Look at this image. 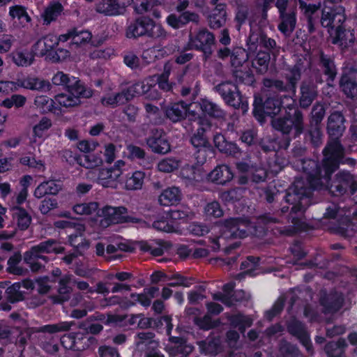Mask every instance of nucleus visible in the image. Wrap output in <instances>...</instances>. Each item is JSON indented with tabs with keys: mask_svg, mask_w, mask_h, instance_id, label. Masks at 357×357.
Here are the masks:
<instances>
[{
	"mask_svg": "<svg viewBox=\"0 0 357 357\" xmlns=\"http://www.w3.org/2000/svg\"><path fill=\"white\" fill-rule=\"evenodd\" d=\"M344 301L342 293L331 291L320 299V303L324 308V313H335L342 307Z\"/></svg>",
	"mask_w": 357,
	"mask_h": 357,
	"instance_id": "393cba45",
	"label": "nucleus"
},
{
	"mask_svg": "<svg viewBox=\"0 0 357 357\" xmlns=\"http://www.w3.org/2000/svg\"><path fill=\"white\" fill-rule=\"evenodd\" d=\"M287 330L291 335H307V331L304 324L294 318L288 321Z\"/></svg>",
	"mask_w": 357,
	"mask_h": 357,
	"instance_id": "052dcab7",
	"label": "nucleus"
},
{
	"mask_svg": "<svg viewBox=\"0 0 357 357\" xmlns=\"http://www.w3.org/2000/svg\"><path fill=\"white\" fill-rule=\"evenodd\" d=\"M271 60L270 53L266 51H259L252 60V67L259 75L267 73Z\"/></svg>",
	"mask_w": 357,
	"mask_h": 357,
	"instance_id": "e433bc0d",
	"label": "nucleus"
},
{
	"mask_svg": "<svg viewBox=\"0 0 357 357\" xmlns=\"http://www.w3.org/2000/svg\"><path fill=\"white\" fill-rule=\"evenodd\" d=\"M285 82L278 79H263V85L269 91L278 93H296L298 84L290 77L287 73L284 74Z\"/></svg>",
	"mask_w": 357,
	"mask_h": 357,
	"instance_id": "dca6fc26",
	"label": "nucleus"
},
{
	"mask_svg": "<svg viewBox=\"0 0 357 357\" xmlns=\"http://www.w3.org/2000/svg\"><path fill=\"white\" fill-rule=\"evenodd\" d=\"M321 4L320 2H319L317 3V6H314L312 9L303 13L304 16L307 19V29L310 33H312L315 31L314 24L319 18V16L317 13L321 8Z\"/></svg>",
	"mask_w": 357,
	"mask_h": 357,
	"instance_id": "4d7b16f0",
	"label": "nucleus"
},
{
	"mask_svg": "<svg viewBox=\"0 0 357 357\" xmlns=\"http://www.w3.org/2000/svg\"><path fill=\"white\" fill-rule=\"evenodd\" d=\"M310 66V59L307 56H300L297 59L296 63L287 69L286 73L294 79L295 82L298 84L301 79L303 72H304L307 68Z\"/></svg>",
	"mask_w": 357,
	"mask_h": 357,
	"instance_id": "f704fd0d",
	"label": "nucleus"
},
{
	"mask_svg": "<svg viewBox=\"0 0 357 357\" xmlns=\"http://www.w3.org/2000/svg\"><path fill=\"white\" fill-rule=\"evenodd\" d=\"M59 44L58 39L52 35H47L39 39L33 46V52L40 56H46L49 59V54L52 52L54 48Z\"/></svg>",
	"mask_w": 357,
	"mask_h": 357,
	"instance_id": "b1692460",
	"label": "nucleus"
},
{
	"mask_svg": "<svg viewBox=\"0 0 357 357\" xmlns=\"http://www.w3.org/2000/svg\"><path fill=\"white\" fill-rule=\"evenodd\" d=\"M326 155H322L320 174L309 176L306 179L296 178L293 184L287 189L285 201L291 204L289 218L298 228L303 229L304 213L311 204L313 190H327V184L333 173L340 169V165L349 168H354L357 165L355 158H341L330 160Z\"/></svg>",
	"mask_w": 357,
	"mask_h": 357,
	"instance_id": "f257e3e1",
	"label": "nucleus"
},
{
	"mask_svg": "<svg viewBox=\"0 0 357 357\" xmlns=\"http://www.w3.org/2000/svg\"><path fill=\"white\" fill-rule=\"evenodd\" d=\"M214 146L222 154L227 155H235L241 153L236 144L227 141L222 133H216L213 137Z\"/></svg>",
	"mask_w": 357,
	"mask_h": 357,
	"instance_id": "bb28decb",
	"label": "nucleus"
},
{
	"mask_svg": "<svg viewBox=\"0 0 357 357\" xmlns=\"http://www.w3.org/2000/svg\"><path fill=\"white\" fill-rule=\"evenodd\" d=\"M146 144L155 153L165 154L170 151V144L162 130L153 129Z\"/></svg>",
	"mask_w": 357,
	"mask_h": 357,
	"instance_id": "a211bd4d",
	"label": "nucleus"
},
{
	"mask_svg": "<svg viewBox=\"0 0 357 357\" xmlns=\"http://www.w3.org/2000/svg\"><path fill=\"white\" fill-rule=\"evenodd\" d=\"M132 0H100L96 3L95 10L105 16H119L124 15Z\"/></svg>",
	"mask_w": 357,
	"mask_h": 357,
	"instance_id": "4468645a",
	"label": "nucleus"
},
{
	"mask_svg": "<svg viewBox=\"0 0 357 357\" xmlns=\"http://www.w3.org/2000/svg\"><path fill=\"white\" fill-rule=\"evenodd\" d=\"M13 61L18 66H26L31 65L34 61L35 54L31 50L30 52L28 50H17L11 54Z\"/></svg>",
	"mask_w": 357,
	"mask_h": 357,
	"instance_id": "a18cd8bd",
	"label": "nucleus"
},
{
	"mask_svg": "<svg viewBox=\"0 0 357 357\" xmlns=\"http://www.w3.org/2000/svg\"><path fill=\"white\" fill-rule=\"evenodd\" d=\"M126 36L133 39L144 36L152 39H164L167 32L160 24L156 23L148 16L142 15L135 18L127 26Z\"/></svg>",
	"mask_w": 357,
	"mask_h": 357,
	"instance_id": "20e7f679",
	"label": "nucleus"
},
{
	"mask_svg": "<svg viewBox=\"0 0 357 357\" xmlns=\"http://www.w3.org/2000/svg\"><path fill=\"white\" fill-rule=\"evenodd\" d=\"M142 340L137 342L139 349L144 350V357H165L158 347L159 343L152 340L155 336H137Z\"/></svg>",
	"mask_w": 357,
	"mask_h": 357,
	"instance_id": "cd10ccee",
	"label": "nucleus"
},
{
	"mask_svg": "<svg viewBox=\"0 0 357 357\" xmlns=\"http://www.w3.org/2000/svg\"><path fill=\"white\" fill-rule=\"evenodd\" d=\"M79 164L86 169H93L101 165L102 164V159L100 154H86L80 158Z\"/></svg>",
	"mask_w": 357,
	"mask_h": 357,
	"instance_id": "3c124183",
	"label": "nucleus"
},
{
	"mask_svg": "<svg viewBox=\"0 0 357 357\" xmlns=\"http://www.w3.org/2000/svg\"><path fill=\"white\" fill-rule=\"evenodd\" d=\"M319 61L324 74L328 77V80L333 81L337 75V68L333 57L325 54L323 51H319Z\"/></svg>",
	"mask_w": 357,
	"mask_h": 357,
	"instance_id": "473e14b6",
	"label": "nucleus"
},
{
	"mask_svg": "<svg viewBox=\"0 0 357 357\" xmlns=\"http://www.w3.org/2000/svg\"><path fill=\"white\" fill-rule=\"evenodd\" d=\"M178 167V162L172 158L164 159L158 165V169L162 172H172L174 170L177 169Z\"/></svg>",
	"mask_w": 357,
	"mask_h": 357,
	"instance_id": "338daca9",
	"label": "nucleus"
},
{
	"mask_svg": "<svg viewBox=\"0 0 357 357\" xmlns=\"http://www.w3.org/2000/svg\"><path fill=\"white\" fill-rule=\"evenodd\" d=\"M188 45L190 50L202 52L204 59L207 60L213 52L215 36L206 28H202L194 34L190 33Z\"/></svg>",
	"mask_w": 357,
	"mask_h": 357,
	"instance_id": "1a4fd4ad",
	"label": "nucleus"
},
{
	"mask_svg": "<svg viewBox=\"0 0 357 357\" xmlns=\"http://www.w3.org/2000/svg\"><path fill=\"white\" fill-rule=\"evenodd\" d=\"M254 98L253 114L259 121L264 120L265 114L275 116L281 111V102L276 98L269 97L263 101L258 94H255Z\"/></svg>",
	"mask_w": 357,
	"mask_h": 357,
	"instance_id": "9b49d317",
	"label": "nucleus"
},
{
	"mask_svg": "<svg viewBox=\"0 0 357 357\" xmlns=\"http://www.w3.org/2000/svg\"><path fill=\"white\" fill-rule=\"evenodd\" d=\"M328 192L333 197L354 195L357 192V176L346 169L339 170L327 184Z\"/></svg>",
	"mask_w": 357,
	"mask_h": 357,
	"instance_id": "39448f33",
	"label": "nucleus"
},
{
	"mask_svg": "<svg viewBox=\"0 0 357 357\" xmlns=\"http://www.w3.org/2000/svg\"><path fill=\"white\" fill-rule=\"evenodd\" d=\"M299 164L297 165L307 176L320 174L321 162L310 158H302L298 161Z\"/></svg>",
	"mask_w": 357,
	"mask_h": 357,
	"instance_id": "79ce46f5",
	"label": "nucleus"
},
{
	"mask_svg": "<svg viewBox=\"0 0 357 357\" xmlns=\"http://www.w3.org/2000/svg\"><path fill=\"white\" fill-rule=\"evenodd\" d=\"M145 173L141 171H137L132 174V176L128 178L126 181V188L128 190H136L142 188Z\"/></svg>",
	"mask_w": 357,
	"mask_h": 357,
	"instance_id": "de8ad7c7",
	"label": "nucleus"
},
{
	"mask_svg": "<svg viewBox=\"0 0 357 357\" xmlns=\"http://www.w3.org/2000/svg\"><path fill=\"white\" fill-rule=\"evenodd\" d=\"M322 82L321 75L319 72L312 73L300 82L298 98L301 110L307 109L319 96L318 84Z\"/></svg>",
	"mask_w": 357,
	"mask_h": 357,
	"instance_id": "0eeeda50",
	"label": "nucleus"
},
{
	"mask_svg": "<svg viewBox=\"0 0 357 357\" xmlns=\"http://www.w3.org/2000/svg\"><path fill=\"white\" fill-rule=\"evenodd\" d=\"M24 261L29 264L32 271L38 272L45 267V265L49 261V258L44 253L38 251L35 246H33L24 254Z\"/></svg>",
	"mask_w": 357,
	"mask_h": 357,
	"instance_id": "4be33fe9",
	"label": "nucleus"
},
{
	"mask_svg": "<svg viewBox=\"0 0 357 357\" xmlns=\"http://www.w3.org/2000/svg\"><path fill=\"white\" fill-rule=\"evenodd\" d=\"M98 208V204L97 202L76 204L73 207L74 211L79 215H91L93 212L96 211Z\"/></svg>",
	"mask_w": 357,
	"mask_h": 357,
	"instance_id": "0e129e2a",
	"label": "nucleus"
},
{
	"mask_svg": "<svg viewBox=\"0 0 357 357\" xmlns=\"http://www.w3.org/2000/svg\"><path fill=\"white\" fill-rule=\"evenodd\" d=\"M260 257L248 256L244 261L241 264V269L245 270L243 274L252 275V272L256 269L257 266H259Z\"/></svg>",
	"mask_w": 357,
	"mask_h": 357,
	"instance_id": "e2e57ef3",
	"label": "nucleus"
},
{
	"mask_svg": "<svg viewBox=\"0 0 357 357\" xmlns=\"http://www.w3.org/2000/svg\"><path fill=\"white\" fill-rule=\"evenodd\" d=\"M347 344L344 339L340 338L337 342H329L326 344L324 351L327 357H347L345 349Z\"/></svg>",
	"mask_w": 357,
	"mask_h": 357,
	"instance_id": "58836bf2",
	"label": "nucleus"
},
{
	"mask_svg": "<svg viewBox=\"0 0 357 357\" xmlns=\"http://www.w3.org/2000/svg\"><path fill=\"white\" fill-rule=\"evenodd\" d=\"M264 32L261 30L251 31L246 40L248 52L249 53H255L258 47V45L261 43Z\"/></svg>",
	"mask_w": 357,
	"mask_h": 357,
	"instance_id": "09e8293b",
	"label": "nucleus"
},
{
	"mask_svg": "<svg viewBox=\"0 0 357 357\" xmlns=\"http://www.w3.org/2000/svg\"><path fill=\"white\" fill-rule=\"evenodd\" d=\"M69 95L60 94L58 96V101L61 105L66 107H74L80 104L79 98H88L92 96L93 91L86 89L81 84L80 80L75 77H69V82L64 85Z\"/></svg>",
	"mask_w": 357,
	"mask_h": 357,
	"instance_id": "6e6552de",
	"label": "nucleus"
},
{
	"mask_svg": "<svg viewBox=\"0 0 357 357\" xmlns=\"http://www.w3.org/2000/svg\"><path fill=\"white\" fill-rule=\"evenodd\" d=\"M279 352L283 357H299L301 356L298 348L285 340L280 342Z\"/></svg>",
	"mask_w": 357,
	"mask_h": 357,
	"instance_id": "864d4df0",
	"label": "nucleus"
},
{
	"mask_svg": "<svg viewBox=\"0 0 357 357\" xmlns=\"http://www.w3.org/2000/svg\"><path fill=\"white\" fill-rule=\"evenodd\" d=\"M13 218L17 220L18 228L22 231L28 229L31 222V217L29 213L20 206L13 207Z\"/></svg>",
	"mask_w": 357,
	"mask_h": 357,
	"instance_id": "37998d69",
	"label": "nucleus"
},
{
	"mask_svg": "<svg viewBox=\"0 0 357 357\" xmlns=\"http://www.w3.org/2000/svg\"><path fill=\"white\" fill-rule=\"evenodd\" d=\"M199 105L202 112L212 118L224 119L226 116V112L220 105L211 100L202 99Z\"/></svg>",
	"mask_w": 357,
	"mask_h": 357,
	"instance_id": "c9c22d12",
	"label": "nucleus"
},
{
	"mask_svg": "<svg viewBox=\"0 0 357 357\" xmlns=\"http://www.w3.org/2000/svg\"><path fill=\"white\" fill-rule=\"evenodd\" d=\"M181 199V193L178 188H168L162 191L158 198L162 206H171L177 204Z\"/></svg>",
	"mask_w": 357,
	"mask_h": 357,
	"instance_id": "4c0bfd02",
	"label": "nucleus"
},
{
	"mask_svg": "<svg viewBox=\"0 0 357 357\" xmlns=\"http://www.w3.org/2000/svg\"><path fill=\"white\" fill-rule=\"evenodd\" d=\"M214 90L221 96L223 101L235 109H241L244 114L248 109V103L234 82L228 80L218 84Z\"/></svg>",
	"mask_w": 357,
	"mask_h": 357,
	"instance_id": "423d86ee",
	"label": "nucleus"
},
{
	"mask_svg": "<svg viewBox=\"0 0 357 357\" xmlns=\"http://www.w3.org/2000/svg\"><path fill=\"white\" fill-rule=\"evenodd\" d=\"M21 260V254L19 252H15L8 261V267L7 268V271L13 275H22L24 274V269L17 266Z\"/></svg>",
	"mask_w": 357,
	"mask_h": 357,
	"instance_id": "13d9d810",
	"label": "nucleus"
},
{
	"mask_svg": "<svg viewBox=\"0 0 357 357\" xmlns=\"http://www.w3.org/2000/svg\"><path fill=\"white\" fill-rule=\"evenodd\" d=\"M169 342L174 344L168 347L169 354L172 357H187L194 349V347L187 342L185 336H169Z\"/></svg>",
	"mask_w": 357,
	"mask_h": 357,
	"instance_id": "6ab92c4d",
	"label": "nucleus"
},
{
	"mask_svg": "<svg viewBox=\"0 0 357 357\" xmlns=\"http://www.w3.org/2000/svg\"><path fill=\"white\" fill-rule=\"evenodd\" d=\"M249 52L242 47H235L231 53V64L232 69L248 66L245 63L249 59Z\"/></svg>",
	"mask_w": 357,
	"mask_h": 357,
	"instance_id": "ea45409f",
	"label": "nucleus"
},
{
	"mask_svg": "<svg viewBox=\"0 0 357 357\" xmlns=\"http://www.w3.org/2000/svg\"><path fill=\"white\" fill-rule=\"evenodd\" d=\"M272 128L284 136L292 134L294 139L303 135L305 143H309L314 149L321 146L324 133L322 126L308 122L305 123V114L296 105H288L283 116L273 117L271 121Z\"/></svg>",
	"mask_w": 357,
	"mask_h": 357,
	"instance_id": "f03ea898",
	"label": "nucleus"
},
{
	"mask_svg": "<svg viewBox=\"0 0 357 357\" xmlns=\"http://www.w3.org/2000/svg\"><path fill=\"white\" fill-rule=\"evenodd\" d=\"M331 37L332 44L337 45L342 50L351 47L356 40L354 30L346 29L342 26H337L334 35L331 33Z\"/></svg>",
	"mask_w": 357,
	"mask_h": 357,
	"instance_id": "412c9836",
	"label": "nucleus"
},
{
	"mask_svg": "<svg viewBox=\"0 0 357 357\" xmlns=\"http://www.w3.org/2000/svg\"><path fill=\"white\" fill-rule=\"evenodd\" d=\"M285 298L280 296L273 305V307L266 312V317L271 321L274 317L280 314L284 308Z\"/></svg>",
	"mask_w": 357,
	"mask_h": 357,
	"instance_id": "774afa93",
	"label": "nucleus"
},
{
	"mask_svg": "<svg viewBox=\"0 0 357 357\" xmlns=\"http://www.w3.org/2000/svg\"><path fill=\"white\" fill-rule=\"evenodd\" d=\"M144 88V85L143 84L136 83L128 87L126 90L122 91L120 94L121 95L123 101L124 102V100L126 101L130 100L137 95L144 93L145 91Z\"/></svg>",
	"mask_w": 357,
	"mask_h": 357,
	"instance_id": "6e6d98bb",
	"label": "nucleus"
},
{
	"mask_svg": "<svg viewBox=\"0 0 357 357\" xmlns=\"http://www.w3.org/2000/svg\"><path fill=\"white\" fill-rule=\"evenodd\" d=\"M74 325L73 322H60L56 324L45 325L40 327L27 328L25 331L20 329V326L15 328H2L0 326V335H8L10 333H19L21 335L22 333H26L27 335L33 333H56L66 332L70 329L71 326Z\"/></svg>",
	"mask_w": 357,
	"mask_h": 357,
	"instance_id": "f8f14e48",
	"label": "nucleus"
},
{
	"mask_svg": "<svg viewBox=\"0 0 357 357\" xmlns=\"http://www.w3.org/2000/svg\"><path fill=\"white\" fill-rule=\"evenodd\" d=\"M62 10L63 6L60 3L49 6L42 15L44 18V23L49 24L52 21L55 20Z\"/></svg>",
	"mask_w": 357,
	"mask_h": 357,
	"instance_id": "8fccbe9b",
	"label": "nucleus"
},
{
	"mask_svg": "<svg viewBox=\"0 0 357 357\" xmlns=\"http://www.w3.org/2000/svg\"><path fill=\"white\" fill-rule=\"evenodd\" d=\"M339 85L345 96L352 100H357V73L350 71L342 74Z\"/></svg>",
	"mask_w": 357,
	"mask_h": 357,
	"instance_id": "aec40b11",
	"label": "nucleus"
},
{
	"mask_svg": "<svg viewBox=\"0 0 357 357\" xmlns=\"http://www.w3.org/2000/svg\"><path fill=\"white\" fill-rule=\"evenodd\" d=\"M193 321L199 326V328L203 330H209L218 326L220 324L219 319L212 320L211 316L208 314L204 316L202 318H198L197 317H193Z\"/></svg>",
	"mask_w": 357,
	"mask_h": 357,
	"instance_id": "5fc2aeb1",
	"label": "nucleus"
},
{
	"mask_svg": "<svg viewBox=\"0 0 357 357\" xmlns=\"http://www.w3.org/2000/svg\"><path fill=\"white\" fill-rule=\"evenodd\" d=\"M190 105L184 101L172 103L166 107L165 115L172 122L181 121L186 118Z\"/></svg>",
	"mask_w": 357,
	"mask_h": 357,
	"instance_id": "a878e982",
	"label": "nucleus"
},
{
	"mask_svg": "<svg viewBox=\"0 0 357 357\" xmlns=\"http://www.w3.org/2000/svg\"><path fill=\"white\" fill-rule=\"evenodd\" d=\"M231 75L237 86H253L256 82L255 75L248 66L231 69Z\"/></svg>",
	"mask_w": 357,
	"mask_h": 357,
	"instance_id": "c85d7f7f",
	"label": "nucleus"
},
{
	"mask_svg": "<svg viewBox=\"0 0 357 357\" xmlns=\"http://www.w3.org/2000/svg\"><path fill=\"white\" fill-rule=\"evenodd\" d=\"M222 336H207L205 340L198 342L200 353L208 357H215L225 350Z\"/></svg>",
	"mask_w": 357,
	"mask_h": 357,
	"instance_id": "f3484780",
	"label": "nucleus"
},
{
	"mask_svg": "<svg viewBox=\"0 0 357 357\" xmlns=\"http://www.w3.org/2000/svg\"><path fill=\"white\" fill-rule=\"evenodd\" d=\"M249 15V8L248 6L240 3L237 6V11L235 16V21L236 22V29L238 31L241 30L242 24L247 20Z\"/></svg>",
	"mask_w": 357,
	"mask_h": 357,
	"instance_id": "680f3d73",
	"label": "nucleus"
},
{
	"mask_svg": "<svg viewBox=\"0 0 357 357\" xmlns=\"http://www.w3.org/2000/svg\"><path fill=\"white\" fill-rule=\"evenodd\" d=\"M128 210L124 206L112 207L105 206L98 211L97 214L104 219L101 220V224L105 222L107 225L110 224H119L123 222L140 223L142 219L133 218L127 215Z\"/></svg>",
	"mask_w": 357,
	"mask_h": 357,
	"instance_id": "9d476101",
	"label": "nucleus"
},
{
	"mask_svg": "<svg viewBox=\"0 0 357 357\" xmlns=\"http://www.w3.org/2000/svg\"><path fill=\"white\" fill-rule=\"evenodd\" d=\"M122 172L120 168L113 167L109 169H101L98 177V183L105 188H116L119 178Z\"/></svg>",
	"mask_w": 357,
	"mask_h": 357,
	"instance_id": "5701e85b",
	"label": "nucleus"
},
{
	"mask_svg": "<svg viewBox=\"0 0 357 357\" xmlns=\"http://www.w3.org/2000/svg\"><path fill=\"white\" fill-rule=\"evenodd\" d=\"M229 321L231 327L236 331H228L226 335H238V333L243 334L245 329L250 327L252 324V320L250 317L241 314L231 316Z\"/></svg>",
	"mask_w": 357,
	"mask_h": 357,
	"instance_id": "72a5a7b5",
	"label": "nucleus"
},
{
	"mask_svg": "<svg viewBox=\"0 0 357 357\" xmlns=\"http://www.w3.org/2000/svg\"><path fill=\"white\" fill-rule=\"evenodd\" d=\"M26 98L21 95H13L10 98H6L2 102V105L6 108H11L15 106L16 108L22 107L26 102Z\"/></svg>",
	"mask_w": 357,
	"mask_h": 357,
	"instance_id": "69168bd1",
	"label": "nucleus"
},
{
	"mask_svg": "<svg viewBox=\"0 0 357 357\" xmlns=\"http://www.w3.org/2000/svg\"><path fill=\"white\" fill-rule=\"evenodd\" d=\"M351 226L349 220L345 218L342 219V223L339 226L331 227H330V229L333 233L339 234L344 238H349L354 234L353 229L349 228Z\"/></svg>",
	"mask_w": 357,
	"mask_h": 357,
	"instance_id": "603ef678",
	"label": "nucleus"
},
{
	"mask_svg": "<svg viewBox=\"0 0 357 357\" xmlns=\"http://www.w3.org/2000/svg\"><path fill=\"white\" fill-rule=\"evenodd\" d=\"M260 149L266 153L275 152L277 149V139L270 136L264 137L257 143Z\"/></svg>",
	"mask_w": 357,
	"mask_h": 357,
	"instance_id": "bf43d9fd",
	"label": "nucleus"
},
{
	"mask_svg": "<svg viewBox=\"0 0 357 357\" xmlns=\"http://www.w3.org/2000/svg\"><path fill=\"white\" fill-rule=\"evenodd\" d=\"M192 145L197 149L195 156L197 164H204L207 158L214 153V149L206 135L196 131L190 138Z\"/></svg>",
	"mask_w": 357,
	"mask_h": 357,
	"instance_id": "ddd939ff",
	"label": "nucleus"
},
{
	"mask_svg": "<svg viewBox=\"0 0 357 357\" xmlns=\"http://www.w3.org/2000/svg\"><path fill=\"white\" fill-rule=\"evenodd\" d=\"M21 283L15 282L6 289V300L14 303L24 299V292L20 290Z\"/></svg>",
	"mask_w": 357,
	"mask_h": 357,
	"instance_id": "49530a36",
	"label": "nucleus"
},
{
	"mask_svg": "<svg viewBox=\"0 0 357 357\" xmlns=\"http://www.w3.org/2000/svg\"><path fill=\"white\" fill-rule=\"evenodd\" d=\"M326 107L321 102H317L312 107L309 114L308 122L322 126V121L326 116Z\"/></svg>",
	"mask_w": 357,
	"mask_h": 357,
	"instance_id": "c03bdc74",
	"label": "nucleus"
},
{
	"mask_svg": "<svg viewBox=\"0 0 357 357\" xmlns=\"http://www.w3.org/2000/svg\"><path fill=\"white\" fill-rule=\"evenodd\" d=\"M296 8H290L287 12L280 13L281 22L278 24V29L287 36H289L296 28Z\"/></svg>",
	"mask_w": 357,
	"mask_h": 357,
	"instance_id": "c756f323",
	"label": "nucleus"
},
{
	"mask_svg": "<svg viewBox=\"0 0 357 357\" xmlns=\"http://www.w3.org/2000/svg\"><path fill=\"white\" fill-rule=\"evenodd\" d=\"M248 223L246 218H230L219 222L221 231L226 238H233L238 227Z\"/></svg>",
	"mask_w": 357,
	"mask_h": 357,
	"instance_id": "2f4dec72",
	"label": "nucleus"
},
{
	"mask_svg": "<svg viewBox=\"0 0 357 357\" xmlns=\"http://www.w3.org/2000/svg\"><path fill=\"white\" fill-rule=\"evenodd\" d=\"M69 279L62 278L59 280V288L58 289V295H53L50 296L51 300L54 303H63L70 298V294L72 292V288L67 284Z\"/></svg>",
	"mask_w": 357,
	"mask_h": 357,
	"instance_id": "a19ab883",
	"label": "nucleus"
},
{
	"mask_svg": "<svg viewBox=\"0 0 357 357\" xmlns=\"http://www.w3.org/2000/svg\"><path fill=\"white\" fill-rule=\"evenodd\" d=\"M208 176L212 182L224 185L232 180L234 174L228 165H220L212 170Z\"/></svg>",
	"mask_w": 357,
	"mask_h": 357,
	"instance_id": "7c9ffc66",
	"label": "nucleus"
},
{
	"mask_svg": "<svg viewBox=\"0 0 357 357\" xmlns=\"http://www.w3.org/2000/svg\"><path fill=\"white\" fill-rule=\"evenodd\" d=\"M347 129V119L343 110L331 111L326 119V133L328 140L322 150V155L331 158L330 160L341 158H351L346 155V148L342 144L341 138Z\"/></svg>",
	"mask_w": 357,
	"mask_h": 357,
	"instance_id": "7ed1b4c3",
	"label": "nucleus"
},
{
	"mask_svg": "<svg viewBox=\"0 0 357 357\" xmlns=\"http://www.w3.org/2000/svg\"><path fill=\"white\" fill-rule=\"evenodd\" d=\"M345 19L342 7L325 8L321 11L320 23L323 27L333 29L341 26Z\"/></svg>",
	"mask_w": 357,
	"mask_h": 357,
	"instance_id": "2eb2a0df",
	"label": "nucleus"
}]
</instances>
